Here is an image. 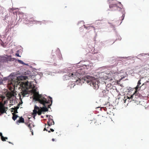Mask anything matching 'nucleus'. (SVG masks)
<instances>
[{
  "mask_svg": "<svg viewBox=\"0 0 149 149\" xmlns=\"http://www.w3.org/2000/svg\"><path fill=\"white\" fill-rule=\"evenodd\" d=\"M70 78H72L73 79V78L75 79L76 82H78L81 84L86 82L88 84L93 87V88L96 90L98 89L100 84L99 81L92 76L83 77L82 72L80 71L74 72L65 75L63 77V79L64 81L67 80L69 79Z\"/></svg>",
  "mask_w": 149,
  "mask_h": 149,
  "instance_id": "obj_1",
  "label": "nucleus"
},
{
  "mask_svg": "<svg viewBox=\"0 0 149 149\" xmlns=\"http://www.w3.org/2000/svg\"><path fill=\"white\" fill-rule=\"evenodd\" d=\"M15 60V58H12L11 55H0V62L4 63L8 62V61H14Z\"/></svg>",
  "mask_w": 149,
  "mask_h": 149,
  "instance_id": "obj_2",
  "label": "nucleus"
},
{
  "mask_svg": "<svg viewBox=\"0 0 149 149\" xmlns=\"http://www.w3.org/2000/svg\"><path fill=\"white\" fill-rule=\"evenodd\" d=\"M40 101L42 103L43 105V106L41 107L42 111L43 112L48 111H49V109L47 107L46 104L48 103L49 101H48L47 99L45 97H42Z\"/></svg>",
  "mask_w": 149,
  "mask_h": 149,
  "instance_id": "obj_3",
  "label": "nucleus"
},
{
  "mask_svg": "<svg viewBox=\"0 0 149 149\" xmlns=\"http://www.w3.org/2000/svg\"><path fill=\"white\" fill-rule=\"evenodd\" d=\"M138 97V96L137 95V92L135 91L133 94L131 95V100L130 101V102H131L132 101H134L135 103H137L138 101L136 99H137Z\"/></svg>",
  "mask_w": 149,
  "mask_h": 149,
  "instance_id": "obj_4",
  "label": "nucleus"
},
{
  "mask_svg": "<svg viewBox=\"0 0 149 149\" xmlns=\"http://www.w3.org/2000/svg\"><path fill=\"white\" fill-rule=\"evenodd\" d=\"M15 73L14 72L11 73L8 76V81L11 82H13L14 81L15 76Z\"/></svg>",
  "mask_w": 149,
  "mask_h": 149,
  "instance_id": "obj_5",
  "label": "nucleus"
},
{
  "mask_svg": "<svg viewBox=\"0 0 149 149\" xmlns=\"http://www.w3.org/2000/svg\"><path fill=\"white\" fill-rule=\"evenodd\" d=\"M8 109V108L7 107L0 106V111L1 112V114H3L4 113H6V111Z\"/></svg>",
  "mask_w": 149,
  "mask_h": 149,
  "instance_id": "obj_6",
  "label": "nucleus"
},
{
  "mask_svg": "<svg viewBox=\"0 0 149 149\" xmlns=\"http://www.w3.org/2000/svg\"><path fill=\"white\" fill-rule=\"evenodd\" d=\"M96 58L97 59V61H102L103 59V56L102 54L101 53H98L96 55Z\"/></svg>",
  "mask_w": 149,
  "mask_h": 149,
  "instance_id": "obj_7",
  "label": "nucleus"
},
{
  "mask_svg": "<svg viewBox=\"0 0 149 149\" xmlns=\"http://www.w3.org/2000/svg\"><path fill=\"white\" fill-rule=\"evenodd\" d=\"M109 7L110 8L113 7H116L117 8V10L119 11H120L122 9L120 7L117 6L116 4H113L109 5Z\"/></svg>",
  "mask_w": 149,
  "mask_h": 149,
  "instance_id": "obj_8",
  "label": "nucleus"
},
{
  "mask_svg": "<svg viewBox=\"0 0 149 149\" xmlns=\"http://www.w3.org/2000/svg\"><path fill=\"white\" fill-rule=\"evenodd\" d=\"M39 109V107L36 105H35L34 106V109L33 110V113H35L36 114H37L38 113L37 110Z\"/></svg>",
  "mask_w": 149,
  "mask_h": 149,
  "instance_id": "obj_9",
  "label": "nucleus"
},
{
  "mask_svg": "<svg viewBox=\"0 0 149 149\" xmlns=\"http://www.w3.org/2000/svg\"><path fill=\"white\" fill-rule=\"evenodd\" d=\"M93 64L92 63H90L89 64H84L83 65L84 68H86L88 70L90 68H91Z\"/></svg>",
  "mask_w": 149,
  "mask_h": 149,
  "instance_id": "obj_10",
  "label": "nucleus"
},
{
  "mask_svg": "<svg viewBox=\"0 0 149 149\" xmlns=\"http://www.w3.org/2000/svg\"><path fill=\"white\" fill-rule=\"evenodd\" d=\"M18 77L21 78L22 79L26 80L27 79H29V77L26 75H23L21 74L20 75L18 76Z\"/></svg>",
  "mask_w": 149,
  "mask_h": 149,
  "instance_id": "obj_11",
  "label": "nucleus"
},
{
  "mask_svg": "<svg viewBox=\"0 0 149 149\" xmlns=\"http://www.w3.org/2000/svg\"><path fill=\"white\" fill-rule=\"evenodd\" d=\"M31 72L29 70H26L24 72V73L22 75H28L29 76V77L30 78L31 76Z\"/></svg>",
  "mask_w": 149,
  "mask_h": 149,
  "instance_id": "obj_12",
  "label": "nucleus"
},
{
  "mask_svg": "<svg viewBox=\"0 0 149 149\" xmlns=\"http://www.w3.org/2000/svg\"><path fill=\"white\" fill-rule=\"evenodd\" d=\"M48 100L49 101H50L51 102V103L50 104L49 106V107L48 108H50V107L52 106L53 102V100H52V97H51L50 96H49L48 97Z\"/></svg>",
  "mask_w": 149,
  "mask_h": 149,
  "instance_id": "obj_13",
  "label": "nucleus"
},
{
  "mask_svg": "<svg viewBox=\"0 0 149 149\" xmlns=\"http://www.w3.org/2000/svg\"><path fill=\"white\" fill-rule=\"evenodd\" d=\"M10 18V17L9 16L6 15H5V17L3 19V20H6V22H8L9 21V19Z\"/></svg>",
  "mask_w": 149,
  "mask_h": 149,
  "instance_id": "obj_14",
  "label": "nucleus"
},
{
  "mask_svg": "<svg viewBox=\"0 0 149 149\" xmlns=\"http://www.w3.org/2000/svg\"><path fill=\"white\" fill-rule=\"evenodd\" d=\"M141 79H140L137 82V85L135 87V88L137 90L139 88H140V85L141 84Z\"/></svg>",
  "mask_w": 149,
  "mask_h": 149,
  "instance_id": "obj_15",
  "label": "nucleus"
},
{
  "mask_svg": "<svg viewBox=\"0 0 149 149\" xmlns=\"http://www.w3.org/2000/svg\"><path fill=\"white\" fill-rule=\"evenodd\" d=\"M120 58L121 59H129L133 58V57L132 56H129L128 57H120Z\"/></svg>",
  "mask_w": 149,
  "mask_h": 149,
  "instance_id": "obj_16",
  "label": "nucleus"
},
{
  "mask_svg": "<svg viewBox=\"0 0 149 149\" xmlns=\"http://www.w3.org/2000/svg\"><path fill=\"white\" fill-rule=\"evenodd\" d=\"M125 13L124 11L122 12V13L123 14V15H122V16L121 17L122 21L121 22L120 24H121V23L122 22V21L123 20V19H124V17H125Z\"/></svg>",
  "mask_w": 149,
  "mask_h": 149,
  "instance_id": "obj_17",
  "label": "nucleus"
},
{
  "mask_svg": "<svg viewBox=\"0 0 149 149\" xmlns=\"http://www.w3.org/2000/svg\"><path fill=\"white\" fill-rule=\"evenodd\" d=\"M38 115L39 116H40L41 115L42 113L43 112V111H42V110L41 109H40V108L39 109H38Z\"/></svg>",
  "mask_w": 149,
  "mask_h": 149,
  "instance_id": "obj_18",
  "label": "nucleus"
},
{
  "mask_svg": "<svg viewBox=\"0 0 149 149\" xmlns=\"http://www.w3.org/2000/svg\"><path fill=\"white\" fill-rule=\"evenodd\" d=\"M15 61H17L19 63L23 65V64H24V62L22 60H20L19 59H16L15 58Z\"/></svg>",
  "mask_w": 149,
  "mask_h": 149,
  "instance_id": "obj_19",
  "label": "nucleus"
},
{
  "mask_svg": "<svg viewBox=\"0 0 149 149\" xmlns=\"http://www.w3.org/2000/svg\"><path fill=\"white\" fill-rule=\"evenodd\" d=\"M18 117H19L18 115L15 114V115L13 116H12V118L15 121Z\"/></svg>",
  "mask_w": 149,
  "mask_h": 149,
  "instance_id": "obj_20",
  "label": "nucleus"
},
{
  "mask_svg": "<svg viewBox=\"0 0 149 149\" xmlns=\"http://www.w3.org/2000/svg\"><path fill=\"white\" fill-rule=\"evenodd\" d=\"M0 80H1V81H6L8 80V76L4 77H3V79H2L1 78L0 79Z\"/></svg>",
  "mask_w": 149,
  "mask_h": 149,
  "instance_id": "obj_21",
  "label": "nucleus"
},
{
  "mask_svg": "<svg viewBox=\"0 0 149 149\" xmlns=\"http://www.w3.org/2000/svg\"><path fill=\"white\" fill-rule=\"evenodd\" d=\"M70 69H68V68H65V69H63L62 71V72L63 73H66V72H68L69 71V70H70Z\"/></svg>",
  "mask_w": 149,
  "mask_h": 149,
  "instance_id": "obj_22",
  "label": "nucleus"
},
{
  "mask_svg": "<svg viewBox=\"0 0 149 149\" xmlns=\"http://www.w3.org/2000/svg\"><path fill=\"white\" fill-rule=\"evenodd\" d=\"M0 136L1 137V140L2 141H6V140H4V139H3V138H4V136L3 135L2 133L1 132H0Z\"/></svg>",
  "mask_w": 149,
  "mask_h": 149,
  "instance_id": "obj_23",
  "label": "nucleus"
},
{
  "mask_svg": "<svg viewBox=\"0 0 149 149\" xmlns=\"http://www.w3.org/2000/svg\"><path fill=\"white\" fill-rule=\"evenodd\" d=\"M80 70V69H79V70L76 71V72H78V71H79V72L80 71L81 72H82V75H83V77H84V76L85 77V76H88V75H84L85 72H84L83 71L80 70ZM75 72H76V71Z\"/></svg>",
  "mask_w": 149,
  "mask_h": 149,
  "instance_id": "obj_24",
  "label": "nucleus"
},
{
  "mask_svg": "<svg viewBox=\"0 0 149 149\" xmlns=\"http://www.w3.org/2000/svg\"><path fill=\"white\" fill-rule=\"evenodd\" d=\"M80 70V69H79V70L76 71V72H78V71H79V72L80 71L81 72H82V75H83V77H84V76L85 77V76H88V75H84L85 72H84L83 71L80 70ZM75 72H76V71Z\"/></svg>",
  "mask_w": 149,
  "mask_h": 149,
  "instance_id": "obj_25",
  "label": "nucleus"
},
{
  "mask_svg": "<svg viewBox=\"0 0 149 149\" xmlns=\"http://www.w3.org/2000/svg\"><path fill=\"white\" fill-rule=\"evenodd\" d=\"M15 73V77H16L18 75H20V74H21V70H20L19 71H18V72H17L16 73L14 72Z\"/></svg>",
  "mask_w": 149,
  "mask_h": 149,
  "instance_id": "obj_26",
  "label": "nucleus"
},
{
  "mask_svg": "<svg viewBox=\"0 0 149 149\" xmlns=\"http://www.w3.org/2000/svg\"><path fill=\"white\" fill-rule=\"evenodd\" d=\"M48 120V121H49V122H51V121H52V122L53 123V125H54V121L53 119L51 118V117H49Z\"/></svg>",
  "mask_w": 149,
  "mask_h": 149,
  "instance_id": "obj_27",
  "label": "nucleus"
},
{
  "mask_svg": "<svg viewBox=\"0 0 149 149\" xmlns=\"http://www.w3.org/2000/svg\"><path fill=\"white\" fill-rule=\"evenodd\" d=\"M19 119L22 122H23L22 123H24V120L22 116H21L19 117Z\"/></svg>",
  "mask_w": 149,
  "mask_h": 149,
  "instance_id": "obj_28",
  "label": "nucleus"
},
{
  "mask_svg": "<svg viewBox=\"0 0 149 149\" xmlns=\"http://www.w3.org/2000/svg\"><path fill=\"white\" fill-rule=\"evenodd\" d=\"M11 109L13 110L15 113H18V112L17 111V109H15L13 107Z\"/></svg>",
  "mask_w": 149,
  "mask_h": 149,
  "instance_id": "obj_29",
  "label": "nucleus"
},
{
  "mask_svg": "<svg viewBox=\"0 0 149 149\" xmlns=\"http://www.w3.org/2000/svg\"><path fill=\"white\" fill-rule=\"evenodd\" d=\"M53 125V124H52V123L51 122H49V121H48L47 122V125H48L49 126H50L51 125Z\"/></svg>",
  "mask_w": 149,
  "mask_h": 149,
  "instance_id": "obj_30",
  "label": "nucleus"
},
{
  "mask_svg": "<svg viewBox=\"0 0 149 149\" xmlns=\"http://www.w3.org/2000/svg\"><path fill=\"white\" fill-rule=\"evenodd\" d=\"M20 105V103H19V104H18L17 106H15L14 108L15 109H19Z\"/></svg>",
  "mask_w": 149,
  "mask_h": 149,
  "instance_id": "obj_31",
  "label": "nucleus"
},
{
  "mask_svg": "<svg viewBox=\"0 0 149 149\" xmlns=\"http://www.w3.org/2000/svg\"><path fill=\"white\" fill-rule=\"evenodd\" d=\"M26 70L25 69H21V74H23L24 73V72Z\"/></svg>",
  "mask_w": 149,
  "mask_h": 149,
  "instance_id": "obj_32",
  "label": "nucleus"
},
{
  "mask_svg": "<svg viewBox=\"0 0 149 149\" xmlns=\"http://www.w3.org/2000/svg\"><path fill=\"white\" fill-rule=\"evenodd\" d=\"M25 124L29 127L30 130H31L32 129H31V125L30 124H29L28 123H25Z\"/></svg>",
  "mask_w": 149,
  "mask_h": 149,
  "instance_id": "obj_33",
  "label": "nucleus"
},
{
  "mask_svg": "<svg viewBox=\"0 0 149 149\" xmlns=\"http://www.w3.org/2000/svg\"><path fill=\"white\" fill-rule=\"evenodd\" d=\"M93 58L94 60H95L96 61H97V59L96 58V56H93Z\"/></svg>",
  "mask_w": 149,
  "mask_h": 149,
  "instance_id": "obj_34",
  "label": "nucleus"
},
{
  "mask_svg": "<svg viewBox=\"0 0 149 149\" xmlns=\"http://www.w3.org/2000/svg\"><path fill=\"white\" fill-rule=\"evenodd\" d=\"M116 63L115 65H116V66H117V65H120V64L121 63V62H118L117 63V64H116Z\"/></svg>",
  "mask_w": 149,
  "mask_h": 149,
  "instance_id": "obj_35",
  "label": "nucleus"
},
{
  "mask_svg": "<svg viewBox=\"0 0 149 149\" xmlns=\"http://www.w3.org/2000/svg\"><path fill=\"white\" fill-rule=\"evenodd\" d=\"M23 122H22L21 120H17L16 121V123L18 124V123H22Z\"/></svg>",
  "mask_w": 149,
  "mask_h": 149,
  "instance_id": "obj_36",
  "label": "nucleus"
},
{
  "mask_svg": "<svg viewBox=\"0 0 149 149\" xmlns=\"http://www.w3.org/2000/svg\"><path fill=\"white\" fill-rule=\"evenodd\" d=\"M15 55L16 56L21 57V56L19 55V54L18 53H17L15 54Z\"/></svg>",
  "mask_w": 149,
  "mask_h": 149,
  "instance_id": "obj_37",
  "label": "nucleus"
},
{
  "mask_svg": "<svg viewBox=\"0 0 149 149\" xmlns=\"http://www.w3.org/2000/svg\"><path fill=\"white\" fill-rule=\"evenodd\" d=\"M81 22H82V23H83V24H84V21H80V22H78V23H77V25H79V24H80V23H81Z\"/></svg>",
  "mask_w": 149,
  "mask_h": 149,
  "instance_id": "obj_38",
  "label": "nucleus"
},
{
  "mask_svg": "<svg viewBox=\"0 0 149 149\" xmlns=\"http://www.w3.org/2000/svg\"><path fill=\"white\" fill-rule=\"evenodd\" d=\"M17 93H14L13 94V97H15V98H17L16 97V96H17Z\"/></svg>",
  "mask_w": 149,
  "mask_h": 149,
  "instance_id": "obj_39",
  "label": "nucleus"
},
{
  "mask_svg": "<svg viewBox=\"0 0 149 149\" xmlns=\"http://www.w3.org/2000/svg\"><path fill=\"white\" fill-rule=\"evenodd\" d=\"M30 68H32V70L33 71H34L35 72V70H36V69L35 68H32V66H31L30 67Z\"/></svg>",
  "mask_w": 149,
  "mask_h": 149,
  "instance_id": "obj_40",
  "label": "nucleus"
},
{
  "mask_svg": "<svg viewBox=\"0 0 149 149\" xmlns=\"http://www.w3.org/2000/svg\"><path fill=\"white\" fill-rule=\"evenodd\" d=\"M146 84L144 83L142 84L140 86V88H142L143 86H145ZM144 87L145 88V86H144Z\"/></svg>",
  "mask_w": 149,
  "mask_h": 149,
  "instance_id": "obj_41",
  "label": "nucleus"
},
{
  "mask_svg": "<svg viewBox=\"0 0 149 149\" xmlns=\"http://www.w3.org/2000/svg\"><path fill=\"white\" fill-rule=\"evenodd\" d=\"M131 96H130V97H129L128 96H127V99H129L128 100H129V102H130V101H129L130 100V99H131Z\"/></svg>",
  "mask_w": 149,
  "mask_h": 149,
  "instance_id": "obj_42",
  "label": "nucleus"
},
{
  "mask_svg": "<svg viewBox=\"0 0 149 149\" xmlns=\"http://www.w3.org/2000/svg\"><path fill=\"white\" fill-rule=\"evenodd\" d=\"M46 117L48 118L49 117H52V118L53 117V116L50 115H46Z\"/></svg>",
  "mask_w": 149,
  "mask_h": 149,
  "instance_id": "obj_43",
  "label": "nucleus"
},
{
  "mask_svg": "<svg viewBox=\"0 0 149 149\" xmlns=\"http://www.w3.org/2000/svg\"><path fill=\"white\" fill-rule=\"evenodd\" d=\"M13 103H14V104H15L16 103H17V102L16 100H14L13 99Z\"/></svg>",
  "mask_w": 149,
  "mask_h": 149,
  "instance_id": "obj_44",
  "label": "nucleus"
},
{
  "mask_svg": "<svg viewBox=\"0 0 149 149\" xmlns=\"http://www.w3.org/2000/svg\"><path fill=\"white\" fill-rule=\"evenodd\" d=\"M13 99H12L11 100H10V103H13Z\"/></svg>",
  "mask_w": 149,
  "mask_h": 149,
  "instance_id": "obj_45",
  "label": "nucleus"
},
{
  "mask_svg": "<svg viewBox=\"0 0 149 149\" xmlns=\"http://www.w3.org/2000/svg\"><path fill=\"white\" fill-rule=\"evenodd\" d=\"M140 55H141L142 56H144L145 55V53H142V54H139V55H138V56H139Z\"/></svg>",
  "mask_w": 149,
  "mask_h": 149,
  "instance_id": "obj_46",
  "label": "nucleus"
},
{
  "mask_svg": "<svg viewBox=\"0 0 149 149\" xmlns=\"http://www.w3.org/2000/svg\"><path fill=\"white\" fill-rule=\"evenodd\" d=\"M50 130L51 132H54V130L52 128H50Z\"/></svg>",
  "mask_w": 149,
  "mask_h": 149,
  "instance_id": "obj_47",
  "label": "nucleus"
},
{
  "mask_svg": "<svg viewBox=\"0 0 149 149\" xmlns=\"http://www.w3.org/2000/svg\"><path fill=\"white\" fill-rule=\"evenodd\" d=\"M30 131H31V132L32 134V135H33V130L32 129H31V130H30Z\"/></svg>",
  "mask_w": 149,
  "mask_h": 149,
  "instance_id": "obj_48",
  "label": "nucleus"
},
{
  "mask_svg": "<svg viewBox=\"0 0 149 149\" xmlns=\"http://www.w3.org/2000/svg\"><path fill=\"white\" fill-rule=\"evenodd\" d=\"M26 21H29V22H32V20H28V19H26Z\"/></svg>",
  "mask_w": 149,
  "mask_h": 149,
  "instance_id": "obj_49",
  "label": "nucleus"
},
{
  "mask_svg": "<svg viewBox=\"0 0 149 149\" xmlns=\"http://www.w3.org/2000/svg\"><path fill=\"white\" fill-rule=\"evenodd\" d=\"M43 131H48V130H47V129H46V127H45L43 130Z\"/></svg>",
  "mask_w": 149,
  "mask_h": 149,
  "instance_id": "obj_50",
  "label": "nucleus"
},
{
  "mask_svg": "<svg viewBox=\"0 0 149 149\" xmlns=\"http://www.w3.org/2000/svg\"><path fill=\"white\" fill-rule=\"evenodd\" d=\"M128 91L129 93H130V92H131V91H132V90L131 89H128Z\"/></svg>",
  "mask_w": 149,
  "mask_h": 149,
  "instance_id": "obj_51",
  "label": "nucleus"
},
{
  "mask_svg": "<svg viewBox=\"0 0 149 149\" xmlns=\"http://www.w3.org/2000/svg\"><path fill=\"white\" fill-rule=\"evenodd\" d=\"M3 139H5V140L8 139V138L7 137H4V138H3Z\"/></svg>",
  "mask_w": 149,
  "mask_h": 149,
  "instance_id": "obj_52",
  "label": "nucleus"
},
{
  "mask_svg": "<svg viewBox=\"0 0 149 149\" xmlns=\"http://www.w3.org/2000/svg\"><path fill=\"white\" fill-rule=\"evenodd\" d=\"M84 27L86 28V29H88V27H86V26L85 25H84Z\"/></svg>",
  "mask_w": 149,
  "mask_h": 149,
  "instance_id": "obj_53",
  "label": "nucleus"
},
{
  "mask_svg": "<svg viewBox=\"0 0 149 149\" xmlns=\"http://www.w3.org/2000/svg\"><path fill=\"white\" fill-rule=\"evenodd\" d=\"M24 65H29L28 63H26L24 62V64H23Z\"/></svg>",
  "mask_w": 149,
  "mask_h": 149,
  "instance_id": "obj_54",
  "label": "nucleus"
},
{
  "mask_svg": "<svg viewBox=\"0 0 149 149\" xmlns=\"http://www.w3.org/2000/svg\"><path fill=\"white\" fill-rule=\"evenodd\" d=\"M118 3H119V4H120L121 6H123V5H122V4H121V2H118Z\"/></svg>",
  "mask_w": 149,
  "mask_h": 149,
  "instance_id": "obj_55",
  "label": "nucleus"
},
{
  "mask_svg": "<svg viewBox=\"0 0 149 149\" xmlns=\"http://www.w3.org/2000/svg\"><path fill=\"white\" fill-rule=\"evenodd\" d=\"M37 115V114H35V113H33V116H34V117H35Z\"/></svg>",
  "mask_w": 149,
  "mask_h": 149,
  "instance_id": "obj_56",
  "label": "nucleus"
},
{
  "mask_svg": "<svg viewBox=\"0 0 149 149\" xmlns=\"http://www.w3.org/2000/svg\"><path fill=\"white\" fill-rule=\"evenodd\" d=\"M111 59L112 61H115V59L113 58H111Z\"/></svg>",
  "mask_w": 149,
  "mask_h": 149,
  "instance_id": "obj_57",
  "label": "nucleus"
},
{
  "mask_svg": "<svg viewBox=\"0 0 149 149\" xmlns=\"http://www.w3.org/2000/svg\"><path fill=\"white\" fill-rule=\"evenodd\" d=\"M106 91H105V90H103V91H102V93H105Z\"/></svg>",
  "mask_w": 149,
  "mask_h": 149,
  "instance_id": "obj_58",
  "label": "nucleus"
},
{
  "mask_svg": "<svg viewBox=\"0 0 149 149\" xmlns=\"http://www.w3.org/2000/svg\"><path fill=\"white\" fill-rule=\"evenodd\" d=\"M52 141H55V139L53 138L52 139Z\"/></svg>",
  "mask_w": 149,
  "mask_h": 149,
  "instance_id": "obj_59",
  "label": "nucleus"
},
{
  "mask_svg": "<svg viewBox=\"0 0 149 149\" xmlns=\"http://www.w3.org/2000/svg\"><path fill=\"white\" fill-rule=\"evenodd\" d=\"M23 17H24L23 18H26V15H23Z\"/></svg>",
  "mask_w": 149,
  "mask_h": 149,
  "instance_id": "obj_60",
  "label": "nucleus"
},
{
  "mask_svg": "<svg viewBox=\"0 0 149 149\" xmlns=\"http://www.w3.org/2000/svg\"><path fill=\"white\" fill-rule=\"evenodd\" d=\"M53 57L54 58H54H55V57H56V56L55 55H53Z\"/></svg>",
  "mask_w": 149,
  "mask_h": 149,
  "instance_id": "obj_61",
  "label": "nucleus"
},
{
  "mask_svg": "<svg viewBox=\"0 0 149 149\" xmlns=\"http://www.w3.org/2000/svg\"><path fill=\"white\" fill-rule=\"evenodd\" d=\"M145 55H148H148H149V53H145Z\"/></svg>",
  "mask_w": 149,
  "mask_h": 149,
  "instance_id": "obj_62",
  "label": "nucleus"
},
{
  "mask_svg": "<svg viewBox=\"0 0 149 149\" xmlns=\"http://www.w3.org/2000/svg\"><path fill=\"white\" fill-rule=\"evenodd\" d=\"M123 78H124V77H122L120 79V80H122Z\"/></svg>",
  "mask_w": 149,
  "mask_h": 149,
  "instance_id": "obj_63",
  "label": "nucleus"
},
{
  "mask_svg": "<svg viewBox=\"0 0 149 149\" xmlns=\"http://www.w3.org/2000/svg\"><path fill=\"white\" fill-rule=\"evenodd\" d=\"M8 142L9 143H10V144H13V143H11V142H10V141H8Z\"/></svg>",
  "mask_w": 149,
  "mask_h": 149,
  "instance_id": "obj_64",
  "label": "nucleus"
}]
</instances>
